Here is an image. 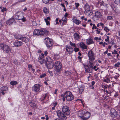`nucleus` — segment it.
Masks as SVG:
<instances>
[{"label": "nucleus", "instance_id": "nucleus-1", "mask_svg": "<svg viewBox=\"0 0 120 120\" xmlns=\"http://www.w3.org/2000/svg\"><path fill=\"white\" fill-rule=\"evenodd\" d=\"M16 19L21 20L22 21L24 22L26 21V18L24 17V14L22 12H17L15 17Z\"/></svg>", "mask_w": 120, "mask_h": 120}, {"label": "nucleus", "instance_id": "nucleus-2", "mask_svg": "<svg viewBox=\"0 0 120 120\" xmlns=\"http://www.w3.org/2000/svg\"><path fill=\"white\" fill-rule=\"evenodd\" d=\"M65 94L66 95L65 97L66 100L68 101H71L74 98V96L72 93L70 91H66L65 93Z\"/></svg>", "mask_w": 120, "mask_h": 120}, {"label": "nucleus", "instance_id": "nucleus-3", "mask_svg": "<svg viewBox=\"0 0 120 120\" xmlns=\"http://www.w3.org/2000/svg\"><path fill=\"white\" fill-rule=\"evenodd\" d=\"M0 46L1 47V48L3 50L4 52L8 53L11 52V49L8 45L2 44H0Z\"/></svg>", "mask_w": 120, "mask_h": 120}, {"label": "nucleus", "instance_id": "nucleus-4", "mask_svg": "<svg viewBox=\"0 0 120 120\" xmlns=\"http://www.w3.org/2000/svg\"><path fill=\"white\" fill-rule=\"evenodd\" d=\"M55 70L57 72H59L62 67V64L60 62L57 61L55 62L54 65Z\"/></svg>", "mask_w": 120, "mask_h": 120}, {"label": "nucleus", "instance_id": "nucleus-5", "mask_svg": "<svg viewBox=\"0 0 120 120\" xmlns=\"http://www.w3.org/2000/svg\"><path fill=\"white\" fill-rule=\"evenodd\" d=\"M57 115L58 117L63 120H65L67 119V117L60 110L56 111Z\"/></svg>", "mask_w": 120, "mask_h": 120}, {"label": "nucleus", "instance_id": "nucleus-6", "mask_svg": "<svg viewBox=\"0 0 120 120\" xmlns=\"http://www.w3.org/2000/svg\"><path fill=\"white\" fill-rule=\"evenodd\" d=\"M62 111L65 115H68L70 114V111L69 107L66 106H63L62 108Z\"/></svg>", "mask_w": 120, "mask_h": 120}, {"label": "nucleus", "instance_id": "nucleus-7", "mask_svg": "<svg viewBox=\"0 0 120 120\" xmlns=\"http://www.w3.org/2000/svg\"><path fill=\"white\" fill-rule=\"evenodd\" d=\"M94 14L95 16L93 18V20H94L98 19V18H101L102 16L101 13L98 11H95Z\"/></svg>", "mask_w": 120, "mask_h": 120}, {"label": "nucleus", "instance_id": "nucleus-8", "mask_svg": "<svg viewBox=\"0 0 120 120\" xmlns=\"http://www.w3.org/2000/svg\"><path fill=\"white\" fill-rule=\"evenodd\" d=\"M88 55L90 60L91 61L95 59V57L93 52L92 50H91L88 52Z\"/></svg>", "mask_w": 120, "mask_h": 120}, {"label": "nucleus", "instance_id": "nucleus-9", "mask_svg": "<svg viewBox=\"0 0 120 120\" xmlns=\"http://www.w3.org/2000/svg\"><path fill=\"white\" fill-rule=\"evenodd\" d=\"M49 59H51L50 58H49V60H48V61L47 62L46 65V66L48 68L51 69L54 66V63L52 61H50L49 62L48 61Z\"/></svg>", "mask_w": 120, "mask_h": 120}, {"label": "nucleus", "instance_id": "nucleus-10", "mask_svg": "<svg viewBox=\"0 0 120 120\" xmlns=\"http://www.w3.org/2000/svg\"><path fill=\"white\" fill-rule=\"evenodd\" d=\"M40 86V85L39 84H35L32 87V90L36 92L38 91Z\"/></svg>", "mask_w": 120, "mask_h": 120}, {"label": "nucleus", "instance_id": "nucleus-11", "mask_svg": "<svg viewBox=\"0 0 120 120\" xmlns=\"http://www.w3.org/2000/svg\"><path fill=\"white\" fill-rule=\"evenodd\" d=\"M8 89V88L6 86H3L1 87L0 89V94L1 95H4L5 93V91H7Z\"/></svg>", "mask_w": 120, "mask_h": 120}, {"label": "nucleus", "instance_id": "nucleus-12", "mask_svg": "<svg viewBox=\"0 0 120 120\" xmlns=\"http://www.w3.org/2000/svg\"><path fill=\"white\" fill-rule=\"evenodd\" d=\"M111 116L113 118L116 117L118 114L116 110L114 109H112L111 110Z\"/></svg>", "mask_w": 120, "mask_h": 120}, {"label": "nucleus", "instance_id": "nucleus-13", "mask_svg": "<svg viewBox=\"0 0 120 120\" xmlns=\"http://www.w3.org/2000/svg\"><path fill=\"white\" fill-rule=\"evenodd\" d=\"M39 61L41 64H43L44 60V55L42 53L39 56L38 58Z\"/></svg>", "mask_w": 120, "mask_h": 120}, {"label": "nucleus", "instance_id": "nucleus-14", "mask_svg": "<svg viewBox=\"0 0 120 120\" xmlns=\"http://www.w3.org/2000/svg\"><path fill=\"white\" fill-rule=\"evenodd\" d=\"M40 35H42L45 34L46 35H48L49 34V32L47 30L43 29L41 30H40Z\"/></svg>", "mask_w": 120, "mask_h": 120}, {"label": "nucleus", "instance_id": "nucleus-15", "mask_svg": "<svg viewBox=\"0 0 120 120\" xmlns=\"http://www.w3.org/2000/svg\"><path fill=\"white\" fill-rule=\"evenodd\" d=\"M18 39H20L25 43L28 42L29 41V39L27 37H22L20 38H18Z\"/></svg>", "mask_w": 120, "mask_h": 120}, {"label": "nucleus", "instance_id": "nucleus-16", "mask_svg": "<svg viewBox=\"0 0 120 120\" xmlns=\"http://www.w3.org/2000/svg\"><path fill=\"white\" fill-rule=\"evenodd\" d=\"M66 49L67 51L70 54L72 53L73 51V48L70 46H66Z\"/></svg>", "mask_w": 120, "mask_h": 120}, {"label": "nucleus", "instance_id": "nucleus-17", "mask_svg": "<svg viewBox=\"0 0 120 120\" xmlns=\"http://www.w3.org/2000/svg\"><path fill=\"white\" fill-rule=\"evenodd\" d=\"M22 43L21 41H16L14 43V45L16 47L20 46L22 45Z\"/></svg>", "mask_w": 120, "mask_h": 120}, {"label": "nucleus", "instance_id": "nucleus-18", "mask_svg": "<svg viewBox=\"0 0 120 120\" xmlns=\"http://www.w3.org/2000/svg\"><path fill=\"white\" fill-rule=\"evenodd\" d=\"M14 21L15 20L14 19L12 18L6 21V23L7 25H10L12 24Z\"/></svg>", "mask_w": 120, "mask_h": 120}, {"label": "nucleus", "instance_id": "nucleus-19", "mask_svg": "<svg viewBox=\"0 0 120 120\" xmlns=\"http://www.w3.org/2000/svg\"><path fill=\"white\" fill-rule=\"evenodd\" d=\"M72 20L74 23L77 25H79L81 23V21L75 18H74Z\"/></svg>", "mask_w": 120, "mask_h": 120}, {"label": "nucleus", "instance_id": "nucleus-20", "mask_svg": "<svg viewBox=\"0 0 120 120\" xmlns=\"http://www.w3.org/2000/svg\"><path fill=\"white\" fill-rule=\"evenodd\" d=\"M83 49H86L87 48V46L83 42H81L79 45Z\"/></svg>", "mask_w": 120, "mask_h": 120}, {"label": "nucleus", "instance_id": "nucleus-21", "mask_svg": "<svg viewBox=\"0 0 120 120\" xmlns=\"http://www.w3.org/2000/svg\"><path fill=\"white\" fill-rule=\"evenodd\" d=\"M53 44V42L52 41V39H51L50 41H49L46 44L47 46L48 47H50Z\"/></svg>", "mask_w": 120, "mask_h": 120}, {"label": "nucleus", "instance_id": "nucleus-22", "mask_svg": "<svg viewBox=\"0 0 120 120\" xmlns=\"http://www.w3.org/2000/svg\"><path fill=\"white\" fill-rule=\"evenodd\" d=\"M84 13L85 14L87 15H91L93 14L92 11L90 10L85 11Z\"/></svg>", "mask_w": 120, "mask_h": 120}, {"label": "nucleus", "instance_id": "nucleus-23", "mask_svg": "<svg viewBox=\"0 0 120 120\" xmlns=\"http://www.w3.org/2000/svg\"><path fill=\"white\" fill-rule=\"evenodd\" d=\"M85 71L86 72L89 73H92L93 71V68L89 67L88 68H85Z\"/></svg>", "mask_w": 120, "mask_h": 120}, {"label": "nucleus", "instance_id": "nucleus-24", "mask_svg": "<svg viewBox=\"0 0 120 120\" xmlns=\"http://www.w3.org/2000/svg\"><path fill=\"white\" fill-rule=\"evenodd\" d=\"M86 43L88 45H90L94 43L92 39L90 38L86 40Z\"/></svg>", "mask_w": 120, "mask_h": 120}, {"label": "nucleus", "instance_id": "nucleus-25", "mask_svg": "<svg viewBox=\"0 0 120 120\" xmlns=\"http://www.w3.org/2000/svg\"><path fill=\"white\" fill-rule=\"evenodd\" d=\"M74 38L77 40H79L80 39V37L79 34L77 33H75L74 34Z\"/></svg>", "mask_w": 120, "mask_h": 120}, {"label": "nucleus", "instance_id": "nucleus-26", "mask_svg": "<svg viewBox=\"0 0 120 120\" xmlns=\"http://www.w3.org/2000/svg\"><path fill=\"white\" fill-rule=\"evenodd\" d=\"M84 7L85 9V11L90 10V7L89 5L87 3H86V4L85 5Z\"/></svg>", "mask_w": 120, "mask_h": 120}, {"label": "nucleus", "instance_id": "nucleus-27", "mask_svg": "<svg viewBox=\"0 0 120 120\" xmlns=\"http://www.w3.org/2000/svg\"><path fill=\"white\" fill-rule=\"evenodd\" d=\"M40 30H35L34 31V34L37 35H40Z\"/></svg>", "mask_w": 120, "mask_h": 120}, {"label": "nucleus", "instance_id": "nucleus-28", "mask_svg": "<svg viewBox=\"0 0 120 120\" xmlns=\"http://www.w3.org/2000/svg\"><path fill=\"white\" fill-rule=\"evenodd\" d=\"M84 116H85L86 117V118H88H88L90 116V114L89 112H87L84 115Z\"/></svg>", "mask_w": 120, "mask_h": 120}, {"label": "nucleus", "instance_id": "nucleus-29", "mask_svg": "<svg viewBox=\"0 0 120 120\" xmlns=\"http://www.w3.org/2000/svg\"><path fill=\"white\" fill-rule=\"evenodd\" d=\"M67 18L65 17H64L62 18V20L63 21V24H65L67 22Z\"/></svg>", "mask_w": 120, "mask_h": 120}, {"label": "nucleus", "instance_id": "nucleus-30", "mask_svg": "<svg viewBox=\"0 0 120 120\" xmlns=\"http://www.w3.org/2000/svg\"><path fill=\"white\" fill-rule=\"evenodd\" d=\"M18 83L17 82L15 81H11L10 82V84L12 86H14L16 85Z\"/></svg>", "mask_w": 120, "mask_h": 120}, {"label": "nucleus", "instance_id": "nucleus-31", "mask_svg": "<svg viewBox=\"0 0 120 120\" xmlns=\"http://www.w3.org/2000/svg\"><path fill=\"white\" fill-rule=\"evenodd\" d=\"M51 40V39H50L49 38L47 37L45 38L44 39V41L45 43L46 44L47 42L49 41H50Z\"/></svg>", "mask_w": 120, "mask_h": 120}, {"label": "nucleus", "instance_id": "nucleus-32", "mask_svg": "<svg viewBox=\"0 0 120 120\" xmlns=\"http://www.w3.org/2000/svg\"><path fill=\"white\" fill-rule=\"evenodd\" d=\"M30 105L33 108H34L35 107H36V104L35 103H34L33 101V102H30Z\"/></svg>", "mask_w": 120, "mask_h": 120}, {"label": "nucleus", "instance_id": "nucleus-33", "mask_svg": "<svg viewBox=\"0 0 120 120\" xmlns=\"http://www.w3.org/2000/svg\"><path fill=\"white\" fill-rule=\"evenodd\" d=\"M43 12L46 14H47L48 13V10L46 7H44L43 9Z\"/></svg>", "mask_w": 120, "mask_h": 120}, {"label": "nucleus", "instance_id": "nucleus-34", "mask_svg": "<svg viewBox=\"0 0 120 120\" xmlns=\"http://www.w3.org/2000/svg\"><path fill=\"white\" fill-rule=\"evenodd\" d=\"M99 4H100L101 5H102L104 4V3L103 0H99L98 1Z\"/></svg>", "mask_w": 120, "mask_h": 120}, {"label": "nucleus", "instance_id": "nucleus-35", "mask_svg": "<svg viewBox=\"0 0 120 120\" xmlns=\"http://www.w3.org/2000/svg\"><path fill=\"white\" fill-rule=\"evenodd\" d=\"M44 19L46 23V25L47 26L49 25L50 24V21H49V20H47H47L45 19Z\"/></svg>", "mask_w": 120, "mask_h": 120}, {"label": "nucleus", "instance_id": "nucleus-36", "mask_svg": "<svg viewBox=\"0 0 120 120\" xmlns=\"http://www.w3.org/2000/svg\"><path fill=\"white\" fill-rule=\"evenodd\" d=\"M89 67L93 68V66H94L93 63L91 62L90 61H89Z\"/></svg>", "mask_w": 120, "mask_h": 120}, {"label": "nucleus", "instance_id": "nucleus-37", "mask_svg": "<svg viewBox=\"0 0 120 120\" xmlns=\"http://www.w3.org/2000/svg\"><path fill=\"white\" fill-rule=\"evenodd\" d=\"M51 0H42V1L44 3L48 4L49 3V1Z\"/></svg>", "mask_w": 120, "mask_h": 120}, {"label": "nucleus", "instance_id": "nucleus-38", "mask_svg": "<svg viewBox=\"0 0 120 120\" xmlns=\"http://www.w3.org/2000/svg\"><path fill=\"white\" fill-rule=\"evenodd\" d=\"M46 73H44L41 74V75L40 76V77L42 78H44V77H45L46 75Z\"/></svg>", "mask_w": 120, "mask_h": 120}, {"label": "nucleus", "instance_id": "nucleus-39", "mask_svg": "<svg viewBox=\"0 0 120 120\" xmlns=\"http://www.w3.org/2000/svg\"><path fill=\"white\" fill-rule=\"evenodd\" d=\"M65 75L66 76H68V75H70L71 74V73L69 71H66L65 72Z\"/></svg>", "mask_w": 120, "mask_h": 120}, {"label": "nucleus", "instance_id": "nucleus-40", "mask_svg": "<svg viewBox=\"0 0 120 120\" xmlns=\"http://www.w3.org/2000/svg\"><path fill=\"white\" fill-rule=\"evenodd\" d=\"M70 44L71 46L74 47H76V45H75V44L73 43L71 41H70Z\"/></svg>", "mask_w": 120, "mask_h": 120}, {"label": "nucleus", "instance_id": "nucleus-41", "mask_svg": "<svg viewBox=\"0 0 120 120\" xmlns=\"http://www.w3.org/2000/svg\"><path fill=\"white\" fill-rule=\"evenodd\" d=\"M104 29V30H105L107 32H108L109 31V29L107 26L105 27Z\"/></svg>", "mask_w": 120, "mask_h": 120}, {"label": "nucleus", "instance_id": "nucleus-42", "mask_svg": "<svg viewBox=\"0 0 120 120\" xmlns=\"http://www.w3.org/2000/svg\"><path fill=\"white\" fill-rule=\"evenodd\" d=\"M113 16H109L107 17V19L111 20L113 19Z\"/></svg>", "mask_w": 120, "mask_h": 120}, {"label": "nucleus", "instance_id": "nucleus-43", "mask_svg": "<svg viewBox=\"0 0 120 120\" xmlns=\"http://www.w3.org/2000/svg\"><path fill=\"white\" fill-rule=\"evenodd\" d=\"M75 6L76 8H77L79 6V3H75Z\"/></svg>", "mask_w": 120, "mask_h": 120}, {"label": "nucleus", "instance_id": "nucleus-44", "mask_svg": "<svg viewBox=\"0 0 120 120\" xmlns=\"http://www.w3.org/2000/svg\"><path fill=\"white\" fill-rule=\"evenodd\" d=\"M97 68V66H94V67L93 68V69L94 70H95V71H97L99 69V68H98V67L97 68Z\"/></svg>", "mask_w": 120, "mask_h": 120}, {"label": "nucleus", "instance_id": "nucleus-45", "mask_svg": "<svg viewBox=\"0 0 120 120\" xmlns=\"http://www.w3.org/2000/svg\"><path fill=\"white\" fill-rule=\"evenodd\" d=\"M80 93H82L83 90V89L82 87H80L79 88Z\"/></svg>", "mask_w": 120, "mask_h": 120}, {"label": "nucleus", "instance_id": "nucleus-46", "mask_svg": "<svg viewBox=\"0 0 120 120\" xmlns=\"http://www.w3.org/2000/svg\"><path fill=\"white\" fill-rule=\"evenodd\" d=\"M97 28L96 26H95V24H93V27L92 28V29L94 30V29H96Z\"/></svg>", "mask_w": 120, "mask_h": 120}, {"label": "nucleus", "instance_id": "nucleus-47", "mask_svg": "<svg viewBox=\"0 0 120 120\" xmlns=\"http://www.w3.org/2000/svg\"><path fill=\"white\" fill-rule=\"evenodd\" d=\"M120 64V62H118L116 64H115V67H119V65Z\"/></svg>", "mask_w": 120, "mask_h": 120}, {"label": "nucleus", "instance_id": "nucleus-48", "mask_svg": "<svg viewBox=\"0 0 120 120\" xmlns=\"http://www.w3.org/2000/svg\"><path fill=\"white\" fill-rule=\"evenodd\" d=\"M81 118L83 120H87L88 119V118H86V117L84 116H82Z\"/></svg>", "mask_w": 120, "mask_h": 120}, {"label": "nucleus", "instance_id": "nucleus-49", "mask_svg": "<svg viewBox=\"0 0 120 120\" xmlns=\"http://www.w3.org/2000/svg\"><path fill=\"white\" fill-rule=\"evenodd\" d=\"M1 11L2 12H3L4 11H6V8H3L1 10Z\"/></svg>", "mask_w": 120, "mask_h": 120}, {"label": "nucleus", "instance_id": "nucleus-50", "mask_svg": "<svg viewBox=\"0 0 120 120\" xmlns=\"http://www.w3.org/2000/svg\"><path fill=\"white\" fill-rule=\"evenodd\" d=\"M79 49L75 47L74 48V50L75 52H77L78 51H79Z\"/></svg>", "mask_w": 120, "mask_h": 120}, {"label": "nucleus", "instance_id": "nucleus-51", "mask_svg": "<svg viewBox=\"0 0 120 120\" xmlns=\"http://www.w3.org/2000/svg\"><path fill=\"white\" fill-rule=\"evenodd\" d=\"M117 51H116V50H114V52H112V54H117Z\"/></svg>", "mask_w": 120, "mask_h": 120}, {"label": "nucleus", "instance_id": "nucleus-52", "mask_svg": "<svg viewBox=\"0 0 120 120\" xmlns=\"http://www.w3.org/2000/svg\"><path fill=\"white\" fill-rule=\"evenodd\" d=\"M107 38L105 39V41H109V37L108 36H107Z\"/></svg>", "mask_w": 120, "mask_h": 120}, {"label": "nucleus", "instance_id": "nucleus-53", "mask_svg": "<svg viewBox=\"0 0 120 120\" xmlns=\"http://www.w3.org/2000/svg\"><path fill=\"white\" fill-rule=\"evenodd\" d=\"M120 1V0H116L115 2L116 4H118L119 3Z\"/></svg>", "mask_w": 120, "mask_h": 120}, {"label": "nucleus", "instance_id": "nucleus-54", "mask_svg": "<svg viewBox=\"0 0 120 120\" xmlns=\"http://www.w3.org/2000/svg\"><path fill=\"white\" fill-rule=\"evenodd\" d=\"M94 76L95 77V79H96V80H98V76L97 75L95 74L94 75Z\"/></svg>", "mask_w": 120, "mask_h": 120}, {"label": "nucleus", "instance_id": "nucleus-55", "mask_svg": "<svg viewBox=\"0 0 120 120\" xmlns=\"http://www.w3.org/2000/svg\"><path fill=\"white\" fill-rule=\"evenodd\" d=\"M84 18V16H83L81 17V18L82 19H84L85 20V21H86L87 20V18Z\"/></svg>", "mask_w": 120, "mask_h": 120}, {"label": "nucleus", "instance_id": "nucleus-56", "mask_svg": "<svg viewBox=\"0 0 120 120\" xmlns=\"http://www.w3.org/2000/svg\"><path fill=\"white\" fill-rule=\"evenodd\" d=\"M118 96V94L117 93H116L115 95H114V97L115 98H116Z\"/></svg>", "mask_w": 120, "mask_h": 120}, {"label": "nucleus", "instance_id": "nucleus-57", "mask_svg": "<svg viewBox=\"0 0 120 120\" xmlns=\"http://www.w3.org/2000/svg\"><path fill=\"white\" fill-rule=\"evenodd\" d=\"M119 77V75L118 74L117 75H115L114 77V78L116 79H117L118 77Z\"/></svg>", "mask_w": 120, "mask_h": 120}, {"label": "nucleus", "instance_id": "nucleus-58", "mask_svg": "<svg viewBox=\"0 0 120 120\" xmlns=\"http://www.w3.org/2000/svg\"><path fill=\"white\" fill-rule=\"evenodd\" d=\"M97 30H96V31L97 32V34H99L100 33V31H98V30L99 29L98 28H97Z\"/></svg>", "mask_w": 120, "mask_h": 120}, {"label": "nucleus", "instance_id": "nucleus-59", "mask_svg": "<svg viewBox=\"0 0 120 120\" xmlns=\"http://www.w3.org/2000/svg\"><path fill=\"white\" fill-rule=\"evenodd\" d=\"M32 66L30 64H29L28 66V68H32Z\"/></svg>", "mask_w": 120, "mask_h": 120}, {"label": "nucleus", "instance_id": "nucleus-60", "mask_svg": "<svg viewBox=\"0 0 120 120\" xmlns=\"http://www.w3.org/2000/svg\"><path fill=\"white\" fill-rule=\"evenodd\" d=\"M47 20H49V21H50V18L49 17H47L46 18H45Z\"/></svg>", "mask_w": 120, "mask_h": 120}, {"label": "nucleus", "instance_id": "nucleus-61", "mask_svg": "<svg viewBox=\"0 0 120 120\" xmlns=\"http://www.w3.org/2000/svg\"><path fill=\"white\" fill-rule=\"evenodd\" d=\"M95 81H93L91 83L92 86H93L95 84Z\"/></svg>", "mask_w": 120, "mask_h": 120}, {"label": "nucleus", "instance_id": "nucleus-62", "mask_svg": "<svg viewBox=\"0 0 120 120\" xmlns=\"http://www.w3.org/2000/svg\"><path fill=\"white\" fill-rule=\"evenodd\" d=\"M68 14L67 13H65L64 15V17H65L67 18V17L68 16Z\"/></svg>", "mask_w": 120, "mask_h": 120}, {"label": "nucleus", "instance_id": "nucleus-63", "mask_svg": "<svg viewBox=\"0 0 120 120\" xmlns=\"http://www.w3.org/2000/svg\"><path fill=\"white\" fill-rule=\"evenodd\" d=\"M57 91V89H56L55 91H54V94H56Z\"/></svg>", "mask_w": 120, "mask_h": 120}, {"label": "nucleus", "instance_id": "nucleus-64", "mask_svg": "<svg viewBox=\"0 0 120 120\" xmlns=\"http://www.w3.org/2000/svg\"><path fill=\"white\" fill-rule=\"evenodd\" d=\"M103 88L104 89H106L107 88V86H105Z\"/></svg>", "mask_w": 120, "mask_h": 120}]
</instances>
